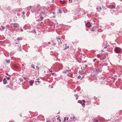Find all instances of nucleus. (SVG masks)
Instances as JSON below:
<instances>
[{"label":"nucleus","instance_id":"nucleus-1","mask_svg":"<svg viewBox=\"0 0 122 122\" xmlns=\"http://www.w3.org/2000/svg\"><path fill=\"white\" fill-rule=\"evenodd\" d=\"M115 52L118 53H121L122 52V50L121 48L119 47H116L114 49Z\"/></svg>","mask_w":122,"mask_h":122},{"label":"nucleus","instance_id":"nucleus-2","mask_svg":"<svg viewBox=\"0 0 122 122\" xmlns=\"http://www.w3.org/2000/svg\"><path fill=\"white\" fill-rule=\"evenodd\" d=\"M70 118L69 120V122H74V119H75V118L73 115L71 114V116L70 117Z\"/></svg>","mask_w":122,"mask_h":122},{"label":"nucleus","instance_id":"nucleus-3","mask_svg":"<svg viewBox=\"0 0 122 122\" xmlns=\"http://www.w3.org/2000/svg\"><path fill=\"white\" fill-rule=\"evenodd\" d=\"M101 69L100 68H95V73L96 74H98L99 73L101 72Z\"/></svg>","mask_w":122,"mask_h":122},{"label":"nucleus","instance_id":"nucleus-4","mask_svg":"<svg viewBox=\"0 0 122 122\" xmlns=\"http://www.w3.org/2000/svg\"><path fill=\"white\" fill-rule=\"evenodd\" d=\"M13 25V27L15 28H17L18 27L19 25L18 23H14L12 24Z\"/></svg>","mask_w":122,"mask_h":122},{"label":"nucleus","instance_id":"nucleus-5","mask_svg":"<svg viewBox=\"0 0 122 122\" xmlns=\"http://www.w3.org/2000/svg\"><path fill=\"white\" fill-rule=\"evenodd\" d=\"M82 101L83 102V103H82V102L80 101H78V102H79L81 104V105L83 107H84V106H85V101L84 100H82Z\"/></svg>","mask_w":122,"mask_h":122},{"label":"nucleus","instance_id":"nucleus-6","mask_svg":"<svg viewBox=\"0 0 122 122\" xmlns=\"http://www.w3.org/2000/svg\"><path fill=\"white\" fill-rule=\"evenodd\" d=\"M31 6H30L26 8L25 9V10L26 11H29L30 9L31 8Z\"/></svg>","mask_w":122,"mask_h":122},{"label":"nucleus","instance_id":"nucleus-7","mask_svg":"<svg viewBox=\"0 0 122 122\" xmlns=\"http://www.w3.org/2000/svg\"><path fill=\"white\" fill-rule=\"evenodd\" d=\"M107 7L109 8L110 9H112L114 8L115 6L113 5H109Z\"/></svg>","mask_w":122,"mask_h":122},{"label":"nucleus","instance_id":"nucleus-8","mask_svg":"<svg viewBox=\"0 0 122 122\" xmlns=\"http://www.w3.org/2000/svg\"><path fill=\"white\" fill-rule=\"evenodd\" d=\"M15 46H16L17 45H15ZM17 46L19 48V49H18V51H22V50L21 48V46L19 44L18 45H17Z\"/></svg>","mask_w":122,"mask_h":122},{"label":"nucleus","instance_id":"nucleus-9","mask_svg":"<svg viewBox=\"0 0 122 122\" xmlns=\"http://www.w3.org/2000/svg\"><path fill=\"white\" fill-rule=\"evenodd\" d=\"M96 9L98 12H99L102 10V8L101 7L99 6H98L96 8Z\"/></svg>","mask_w":122,"mask_h":122},{"label":"nucleus","instance_id":"nucleus-10","mask_svg":"<svg viewBox=\"0 0 122 122\" xmlns=\"http://www.w3.org/2000/svg\"><path fill=\"white\" fill-rule=\"evenodd\" d=\"M57 39L59 44H62V42L61 41V39L59 37L57 38Z\"/></svg>","mask_w":122,"mask_h":122},{"label":"nucleus","instance_id":"nucleus-11","mask_svg":"<svg viewBox=\"0 0 122 122\" xmlns=\"http://www.w3.org/2000/svg\"><path fill=\"white\" fill-rule=\"evenodd\" d=\"M97 29V27L96 26H95L93 27V28L91 30L93 31H96Z\"/></svg>","mask_w":122,"mask_h":122},{"label":"nucleus","instance_id":"nucleus-12","mask_svg":"<svg viewBox=\"0 0 122 122\" xmlns=\"http://www.w3.org/2000/svg\"><path fill=\"white\" fill-rule=\"evenodd\" d=\"M86 26L88 27H90L91 26V24L89 22H88L86 24Z\"/></svg>","mask_w":122,"mask_h":122},{"label":"nucleus","instance_id":"nucleus-13","mask_svg":"<svg viewBox=\"0 0 122 122\" xmlns=\"http://www.w3.org/2000/svg\"><path fill=\"white\" fill-rule=\"evenodd\" d=\"M6 79L5 78H4L3 80V83L4 84H5L6 83Z\"/></svg>","mask_w":122,"mask_h":122},{"label":"nucleus","instance_id":"nucleus-14","mask_svg":"<svg viewBox=\"0 0 122 122\" xmlns=\"http://www.w3.org/2000/svg\"><path fill=\"white\" fill-rule=\"evenodd\" d=\"M34 81L33 80H32L30 82V85L31 86H32L33 85V84L34 83Z\"/></svg>","mask_w":122,"mask_h":122},{"label":"nucleus","instance_id":"nucleus-15","mask_svg":"<svg viewBox=\"0 0 122 122\" xmlns=\"http://www.w3.org/2000/svg\"><path fill=\"white\" fill-rule=\"evenodd\" d=\"M69 46H66H66L65 47V48L63 49V50H66L68 48H69Z\"/></svg>","mask_w":122,"mask_h":122},{"label":"nucleus","instance_id":"nucleus-16","mask_svg":"<svg viewBox=\"0 0 122 122\" xmlns=\"http://www.w3.org/2000/svg\"><path fill=\"white\" fill-rule=\"evenodd\" d=\"M93 122H98V121L95 118H94L93 120Z\"/></svg>","mask_w":122,"mask_h":122},{"label":"nucleus","instance_id":"nucleus-17","mask_svg":"<svg viewBox=\"0 0 122 122\" xmlns=\"http://www.w3.org/2000/svg\"><path fill=\"white\" fill-rule=\"evenodd\" d=\"M23 39V38L22 37H18L17 38V40L18 41L20 40H22Z\"/></svg>","mask_w":122,"mask_h":122},{"label":"nucleus","instance_id":"nucleus-18","mask_svg":"<svg viewBox=\"0 0 122 122\" xmlns=\"http://www.w3.org/2000/svg\"><path fill=\"white\" fill-rule=\"evenodd\" d=\"M102 66L101 64H100L98 66V68H100L101 69V67H102Z\"/></svg>","mask_w":122,"mask_h":122},{"label":"nucleus","instance_id":"nucleus-19","mask_svg":"<svg viewBox=\"0 0 122 122\" xmlns=\"http://www.w3.org/2000/svg\"><path fill=\"white\" fill-rule=\"evenodd\" d=\"M60 1L61 3L62 4H64L65 3V1H64L61 0Z\"/></svg>","mask_w":122,"mask_h":122},{"label":"nucleus","instance_id":"nucleus-20","mask_svg":"<svg viewBox=\"0 0 122 122\" xmlns=\"http://www.w3.org/2000/svg\"><path fill=\"white\" fill-rule=\"evenodd\" d=\"M45 47H46V46H49V45L48 44V43H44Z\"/></svg>","mask_w":122,"mask_h":122},{"label":"nucleus","instance_id":"nucleus-21","mask_svg":"<svg viewBox=\"0 0 122 122\" xmlns=\"http://www.w3.org/2000/svg\"><path fill=\"white\" fill-rule=\"evenodd\" d=\"M84 66L83 67V69L84 70H85V69H86V67H87V65H84Z\"/></svg>","mask_w":122,"mask_h":122},{"label":"nucleus","instance_id":"nucleus-22","mask_svg":"<svg viewBox=\"0 0 122 122\" xmlns=\"http://www.w3.org/2000/svg\"><path fill=\"white\" fill-rule=\"evenodd\" d=\"M59 13L60 14L62 13L61 10L60 9H59Z\"/></svg>","mask_w":122,"mask_h":122},{"label":"nucleus","instance_id":"nucleus-23","mask_svg":"<svg viewBox=\"0 0 122 122\" xmlns=\"http://www.w3.org/2000/svg\"><path fill=\"white\" fill-rule=\"evenodd\" d=\"M5 61L6 63H9L10 62L9 60H5Z\"/></svg>","mask_w":122,"mask_h":122},{"label":"nucleus","instance_id":"nucleus-24","mask_svg":"<svg viewBox=\"0 0 122 122\" xmlns=\"http://www.w3.org/2000/svg\"><path fill=\"white\" fill-rule=\"evenodd\" d=\"M68 72V70H67L65 71H64V72H63V73L65 74H66Z\"/></svg>","mask_w":122,"mask_h":122},{"label":"nucleus","instance_id":"nucleus-25","mask_svg":"<svg viewBox=\"0 0 122 122\" xmlns=\"http://www.w3.org/2000/svg\"><path fill=\"white\" fill-rule=\"evenodd\" d=\"M32 33H36V32L35 30H32Z\"/></svg>","mask_w":122,"mask_h":122},{"label":"nucleus","instance_id":"nucleus-26","mask_svg":"<svg viewBox=\"0 0 122 122\" xmlns=\"http://www.w3.org/2000/svg\"><path fill=\"white\" fill-rule=\"evenodd\" d=\"M1 27L3 30L5 29V27L4 26H1Z\"/></svg>","mask_w":122,"mask_h":122},{"label":"nucleus","instance_id":"nucleus-27","mask_svg":"<svg viewBox=\"0 0 122 122\" xmlns=\"http://www.w3.org/2000/svg\"><path fill=\"white\" fill-rule=\"evenodd\" d=\"M66 118H67L66 117L64 118V121L66 122Z\"/></svg>","mask_w":122,"mask_h":122},{"label":"nucleus","instance_id":"nucleus-28","mask_svg":"<svg viewBox=\"0 0 122 122\" xmlns=\"http://www.w3.org/2000/svg\"><path fill=\"white\" fill-rule=\"evenodd\" d=\"M36 68L37 70H39V67L38 66H36Z\"/></svg>","mask_w":122,"mask_h":122},{"label":"nucleus","instance_id":"nucleus-29","mask_svg":"<svg viewBox=\"0 0 122 122\" xmlns=\"http://www.w3.org/2000/svg\"><path fill=\"white\" fill-rule=\"evenodd\" d=\"M43 17L42 16H41V17H40V19H41V20H42V19H43Z\"/></svg>","mask_w":122,"mask_h":122},{"label":"nucleus","instance_id":"nucleus-30","mask_svg":"<svg viewBox=\"0 0 122 122\" xmlns=\"http://www.w3.org/2000/svg\"><path fill=\"white\" fill-rule=\"evenodd\" d=\"M56 43L55 42H54L53 43V46H55L56 45Z\"/></svg>","mask_w":122,"mask_h":122},{"label":"nucleus","instance_id":"nucleus-31","mask_svg":"<svg viewBox=\"0 0 122 122\" xmlns=\"http://www.w3.org/2000/svg\"><path fill=\"white\" fill-rule=\"evenodd\" d=\"M81 76H79L77 77V78L79 79H80L81 77Z\"/></svg>","mask_w":122,"mask_h":122},{"label":"nucleus","instance_id":"nucleus-32","mask_svg":"<svg viewBox=\"0 0 122 122\" xmlns=\"http://www.w3.org/2000/svg\"><path fill=\"white\" fill-rule=\"evenodd\" d=\"M10 77H7L6 78V79L8 80H9L10 79Z\"/></svg>","mask_w":122,"mask_h":122},{"label":"nucleus","instance_id":"nucleus-33","mask_svg":"<svg viewBox=\"0 0 122 122\" xmlns=\"http://www.w3.org/2000/svg\"><path fill=\"white\" fill-rule=\"evenodd\" d=\"M112 78L113 79H114V80H115L116 78L115 77H112Z\"/></svg>","mask_w":122,"mask_h":122},{"label":"nucleus","instance_id":"nucleus-34","mask_svg":"<svg viewBox=\"0 0 122 122\" xmlns=\"http://www.w3.org/2000/svg\"><path fill=\"white\" fill-rule=\"evenodd\" d=\"M105 57H103L102 58V60H104V59H105Z\"/></svg>","mask_w":122,"mask_h":122},{"label":"nucleus","instance_id":"nucleus-35","mask_svg":"<svg viewBox=\"0 0 122 122\" xmlns=\"http://www.w3.org/2000/svg\"><path fill=\"white\" fill-rule=\"evenodd\" d=\"M97 60V59H94L93 60V61L94 62H95V61H96Z\"/></svg>","mask_w":122,"mask_h":122},{"label":"nucleus","instance_id":"nucleus-36","mask_svg":"<svg viewBox=\"0 0 122 122\" xmlns=\"http://www.w3.org/2000/svg\"><path fill=\"white\" fill-rule=\"evenodd\" d=\"M74 95L75 97H77L78 96V95H77V94H75Z\"/></svg>","mask_w":122,"mask_h":122},{"label":"nucleus","instance_id":"nucleus-37","mask_svg":"<svg viewBox=\"0 0 122 122\" xmlns=\"http://www.w3.org/2000/svg\"><path fill=\"white\" fill-rule=\"evenodd\" d=\"M33 66H32V67L34 68V69H35V67L34 66V65H32Z\"/></svg>","mask_w":122,"mask_h":122},{"label":"nucleus","instance_id":"nucleus-38","mask_svg":"<svg viewBox=\"0 0 122 122\" xmlns=\"http://www.w3.org/2000/svg\"><path fill=\"white\" fill-rule=\"evenodd\" d=\"M50 72H52V71H50V70H49V71ZM52 73V74H54V73Z\"/></svg>","mask_w":122,"mask_h":122},{"label":"nucleus","instance_id":"nucleus-39","mask_svg":"<svg viewBox=\"0 0 122 122\" xmlns=\"http://www.w3.org/2000/svg\"><path fill=\"white\" fill-rule=\"evenodd\" d=\"M20 31L22 32H23V30L22 29H21L20 30Z\"/></svg>","mask_w":122,"mask_h":122},{"label":"nucleus","instance_id":"nucleus-40","mask_svg":"<svg viewBox=\"0 0 122 122\" xmlns=\"http://www.w3.org/2000/svg\"><path fill=\"white\" fill-rule=\"evenodd\" d=\"M69 0V1H70V2H71H71H72V0Z\"/></svg>","mask_w":122,"mask_h":122},{"label":"nucleus","instance_id":"nucleus-41","mask_svg":"<svg viewBox=\"0 0 122 122\" xmlns=\"http://www.w3.org/2000/svg\"><path fill=\"white\" fill-rule=\"evenodd\" d=\"M107 47V46H106L104 48V49H105V48H106Z\"/></svg>","mask_w":122,"mask_h":122},{"label":"nucleus","instance_id":"nucleus-42","mask_svg":"<svg viewBox=\"0 0 122 122\" xmlns=\"http://www.w3.org/2000/svg\"><path fill=\"white\" fill-rule=\"evenodd\" d=\"M49 45V44H50L51 42H49L48 43H47Z\"/></svg>","mask_w":122,"mask_h":122},{"label":"nucleus","instance_id":"nucleus-43","mask_svg":"<svg viewBox=\"0 0 122 122\" xmlns=\"http://www.w3.org/2000/svg\"><path fill=\"white\" fill-rule=\"evenodd\" d=\"M78 96L77 97H76V100H77L78 99Z\"/></svg>","mask_w":122,"mask_h":122},{"label":"nucleus","instance_id":"nucleus-44","mask_svg":"<svg viewBox=\"0 0 122 122\" xmlns=\"http://www.w3.org/2000/svg\"><path fill=\"white\" fill-rule=\"evenodd\" d=\"M22 13H23V15H24L25 14V12H22Z\"/></svg>","mask_w":122,"mask_h":122},{"label":"nucleus","instance_id":"nucleus-45","mask_svg":"<svg viewBox=\"0 0 122 122\" xmlns=\"http://www.w3.org/2000/svg\"><path fill=\"white\" fill-rule=\"evenodd\" d=\"M15 44H18V43H17V42H15V43L14 44V45H15Z\"/></svg>","mask_w":122,"mask_h":122},{"label":"nucleus","instance_id":"nucleus-46","mask_svg":"<svg viewBox=\"0 0 122 122\" xmlns=\"http://www.w3.org/2000/svg\"><path fill=\"white\" fill-rule=\"evenodd\" d=\"M31 11V12H32V13H33L34 12V11Z\"/></svg>","mask_w":122,"mask_h":122},{"label":"nucleus","instance_id":"nucleus-47","mask_svg":"<svg viewBox=\"0 0 122 122\" xmlns=\"http://www.w3.org/2000/svg\"><path fill=\"white\" fill-rule=\"evenodd\" d=\"M68 119H69V117H68L66 118V120H68Z\"/></svg>","mask_w":122,"mask_h":122},{"label":"nucleus","instance_id":"nucleus-48","mask_svg":"<svg viewBox=\"0 0 122 122\" xmlns=\"http://www.w3.org/2000/svg\"><path fill=\"white\" fill-rule=\"evenodd\" d=\"M71 69L70 70H68V72L69 71H71Z\"/></svg>","mask_w":122,"mask_h":122},{"label":"nucleus","instance_id":"nucleus-49","mask_svg":"<svg viewBox=\"0 0 122 122\" xmlns=\"http://www.w3.org/2000/svg\"><path fill=\"white\" fill-rule=\"evenodd\" d=\"M56 24L57 25H58V23L57 22H56Z\"/></svg>","mask_w":122,"mask_h":122},{"label":"nucleus","instance_id":"nucleus-50","mask_svg":"<svg viewBox=\"0 0 122 122\" xmlns=\"http://www.w3.org/2000/svg\"><path fill=\"white\" fill-rule=\"evenodd\" d=\"M29 33H32V31H29Z\"/></svg>","mask_w":122,"mask_h":122},{"label":"nucleus","instance_id":"nucleus-51","mask_svg":"<svg viewBox=\"0 0 122 122\" xmlns=\"http://www.w3.org/2000/svg\"><path fill=\"white\" fill-rule=\"evenodd\" d=\"M36 81V82H40V81Z\"/></svg>","mask_w":122,"mask_h":122},{"label":"nucleus","instance_id":"nucleus-52","mask_svg":"<svg viewBox=\"0 0 122 122\" xmlns=\"http://www.w3.org/2000/svg\"><path fill=\"white\" fill-rule=\"evenodd\" d=\"M46 122H50V121H49L47 120L46 121Z\"/></svg>","mask_w":122,"mask_h":122},{"label":"nucleus","instance_id":"nucleus-53","mask_svg":"<svg viewBox=\"0 0 122 122\" xmlns=\"http://www.w3.org/2000/svg\"><path fill=\"white\" fill-rule=\"evenodd\" d=\"M92 76H95V75H92Z\"/></svg>","mask_w":122,"mask_h":122},{"label":"nucleus","instance_id":"nucleus-54","mask_svg":"<svg viewBox=\"0 0 122 122\" xmlns=\"http://www.w3.org/2000/svg\"><path fill=\"white\" fill-rule=\"evenodd\" d=\"M39 20V19H38V20H36L37 21H38V20Z\"/></svg>","mask_w":122,"mask_h":122},{"label":"nucleus","instance_id":"nucleus-55","mask_svg":"<svg viewBox=\"0 0 122 122\" xmlns=\"http://www.w3.org/2000/svg\"><path fill=\"white\" fill-rule=\"evenodd\" d=\"M24 79H26V77H24Z\"/></svg>","mask_w":122,"mask_h":122},{"label":"nucleus","instance_id":"nucleus-56","mask_svg":"<svg viewBox=\"0 0 122 122\" xmlns=\"http://www.w3.org/2000/svg\"><path fill=\"white\" fill-rule=\"evenodd\" d=\"M67 67V68H68V69H69V67Z\"/></svg>","mask_w":122,"mask_h":122},{"label":"nucleus","instance_id":"nucleus-57","mask_svg":"<svg viewBox=\"0 0 122 122\" xmlns=\"http://www.w3.org/2000/svg\"><path fill=\"white\" fill-rule=\"evenodd\" d=\"M114 11H115V10H114L113 11V13L114 12Z\"/></svg>","mask_w":122,"mask_h":122},{"label":"nucleus","instance_id":"nucleus-58","mask_svg":"<svg viewBox=\"0 0 122 122\" xmlns=\"http://www.w3.org/2000/svg\"><path fill=\"white\" fill-rule=\"evenodd\" d=\"M102 51H103V50H102Z\"/></svg>","mask_w":122,"mask_h":122},{"label":"nucleus","instance_id":"nucleus-59","mask_svg":"<svg viewBox=\"0 0 122 122\" xmlns=\"http://www.w3.org/2000/svg\"><path fill=\"white\" fill-rule=\"evenodd\" d=\"M120 55H118V56H120Z\"/></svg>","mask_w":122,"mask_h":122},{"label":"nucleus","instance_id":"nucleus-60","mask_svg":"<svg viewBox=\"0 0 122 122\" xmlns=\"http://www.w3.org/2000/svg\"><path fill=\"white\" fill-rule=\"evenodd\" d=\"M74 50L75 51V49H74Z\"/></svg>","mask_w":122,"mask_h":122},{"label":"nucleus","instance_id":"nucleus-61","mask_svg":"<svg viewBox=\"0 0 122 122\" xmlns=\"http://www.w3.org/2000/svg\"><path fill=\"white\" fill-rule=\"evenodd\" d=\"M6 74L7 75H8V73H6Z\"/></svg>","mask_w":122,"mask_h":122},{"label":"nucleus","instance_id":"nucleus-62","mask_svg":"<svg viewBox=\"0 0 122 122\" xmlns=\"http://www.w3.org/2000/svg\"><path fill=\"white\" fill-rule=\"evenodd\" d=\"M9 76H11L10 75H9Z\"/></svg>","mask_w":122,"mask_h":122},{"label":"nucleus","instance_id":"nucleus-63","mask_svg":"<svg viewBox=\"0 0 122 122\" xmlns=\"http://www.w3.org/2000/svg\"><path fill=\"white\" fill-rule=\"evenodd\" d=\"M53 87H52L51 88H52Z\"/></svg>","mask_w":122,"mask_h":122},{"label":"nucleus","instance_id":"nucleus-64","mask_svg":"<svg viewBox=\"0 0 122 122\" xmlns=\"http://www.w3.org/2000/svg\"><path fill=\"white\" fill-rule=\"evenodd\" d=\"M111 13H112V12H111Z\"/></svg>","mask_w":122,"mask_h":122}]
</instances>
